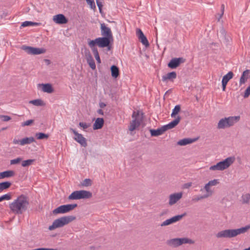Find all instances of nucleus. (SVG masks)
Masks as SVG:
<instances>
[{
    "instance_id": "1",
    "label": "nucleus",
    "mask_w": 250,
    "mask_h": 250,
    "mask_svg": "<svg viewBox=\"0 0 250 250\" xmlns=\"http://www.w3.org/2000/svg\"><path fill=\"white\" fill-rule=\"evenodd\" d=\"M28 205V198L25 195H21L10 204L9 208L15 214H21L26 210Z\"/></svg>"
},
{
    "instance_id": "2",
    "label": "nucleus",
    "mask_w": 250,
    "mask_h": 250,
    "mask_svg": "<svg viewBox=\"0 0 250 250\" xmlns=\"http://www.w3.org/2000/svg\"><path fill=\"white\" fill-rule=\"evenodd\" d=\"M111 38L108 37H103L96 38L94 40H89L88 42V45L90 48L96 47L97 44L99 47L104 48L107 47L108 50H110L109 46Z\"/></svg>"
},
{
    "instance_id": "3",
    "label": "nucleus",
    "mask_w": 250,
    "mask_h": 250,
    "mask_svg": "<svg viewBox=\"0 0 250 250\" xmlns=\"http://www.w3.org/2000/svg\"><path fill=\"white\" fill-rule=\"evenodd\" d=\"M75 219L76 217L74 216H67L59 218L55 220L52 225L50 226L48 229L50 230H52L56 228L62 227Z\"/></svg>"
},
{
    "instance_id": "4",
    "label": "nucleus",
    "mask_w": 250,
    "mask_h": 250,
    "mask_svg": "<svg viewBox=\"0 0 250 250\" xmlns=\"http://www.w3.org/2000/svg\"><path fill=\"white\" fill-rule=\"evenodd\" d=\"M234 161V157H228L209 167L210 170L222 171L228 168Z\"/></svg>"
},
{
    "instance_id": "5",
    "label": "nucleus",
    "mask_w": 250,
    "mask_h": 250,
    "mask_svg": "<svg viewBox=\"0 0 250 250\" xmlns=\"http://www.w3.org/2000/svg\"><path fill=\"white\" fill-rule=\"evenodd\" d=\"M166 243L170 247L176 248L183 244H193L194 243V241L188 238H173L167 240Z\"/></svg>"
},
{
    "instance_id": "6",
    "label": "nucleus",
    "mask_w": 250,
    "mask_h": 250,
    "mask_svg": "<svg viewBox=\"0 0 250 250\" xmlns=\"http://www.w3.org/2000/svg\"><path fill=\"white\" fill-rule=\"evenodd\" d=\"M92 194L91 192L86 190H76L73 191L68 196L69 200H80L82 199H89L92 197Z\"/></svg>"
},
{
    "instance_id": "7",
    "label": "nucleus",
    "mask_w": 250,
    "mask_h": 250,
    "mask_svg": "<svg viewBox=\"0 0 250 250\" xmlns=\"http://www.w3.org/2000/svg\"><path fill=\"white\" fill-rule=\"evenodd\" d=\"M234 124V117L230 116L228 118L221 119L218 122L217 128L224 129L229 127Z\"/></svg>"
},
{
    "instance_id": "8",
    "label": "nucleus",
    "mask_w": 250,
    "mask_h": 250,
    "mask_svg": "<svg viewBox=\"0 0 250 250\" xmlns=\"http://www.w3.org/2000/svg\"><path fill=\"white\" fill-rule=\"evenodd\" d=\"M77 207V204H67L60 206L53 210V213L55 214H62L67 213Z\"/></svg>"
},
{
    "instance_id": "9",
    "label": "nucleus",
    "mask_w": 250,
    "mask_h": 250,
    "mask_svg": "<svg viewBox=\"0 0 250 250\" xmlns=\"http://www.w3.org/2000/svg\"><path fill=\"white\" fill-rule=\"evenodd\" d=\"M133 120L130 122L128 129L130 131H133L138 127L141 124V120L139 119V112L134 111L132 115Z\"/></svg>"
},
{
    "instance_id": "10",
    "label": "nucleus",
    "mask_w": 250,
    "mask_h": 250,
    "mask_svg": "<svg viewBox=\"0 0 250 250\" xmlns=\"http://www.w3.org/2000/svg\"><path fill=\"white\" fill-rule=\"evenodd\" d=\"M21 48L27 54L31 55H39L45 52V50L43 48H36L25 45H22Z\"/></svg>"
},
{
    "instance_id": "11",
    "label": "nucleus",
    "mask_w": 250,
    "mask_h": 250,
    "mask_svg": "<svg viewBox=\"0 0 250 250\" xmlns=\"http://www.w3.org/2000/svg\"><path fill=\"white\" fill-rule=\"evenodd\" d=\"M218 238H230L234 237V229H226L220 231L216 234Z\"/></svg>"
},
{
    "instance_id": "12",
    "label": "nucleus",
    "mask_w": 250,
    "mask_h": 250,
    "mask_svg": "<svg viewBox=\"0 0 250 250\" xmlns=\"http://www.w3.org/2000/svg\"><path fill=\"white\" fill-rule=\"evenodd\" d=\"M70 129L75 136L74 139L79 143L82 146L86 147L87 146L86 140L83 135L79 133L75 129L72 128H70Z\"/></svg>"
},
{
    "instance_id": "13",
    "label": "nucleus",
    "mask_w": 250,
    "mask_h": 250,
    "mask_svg": "<svg viewBox=\"0 0 250 250\" xmlns=\"http://www.w3.org/2000/svg\"><path fill=\"white\" fill-rule=\"evenodd\" d=\"M186 59L181 58H172L168 62L167 66L171 69H175L178 67L180 64L185 62Z\"/></svg>"
},
{
    "instance_id": "14",
    "label": "nucleus",
    "mask_w": 250,
    "mask_h": 250,
    "mask_svg": "<svg viewBox=\"0 0 250 250\" xmlns=\"http://www.w3.org/2000/svg\"><path fill=\"white\" fill-rule=\"evenodd\" d=\"M186 213H184L181 215H176L172 217V218L167 219L166 221H164L161 224V227H164L166 226H167L170 225L172 223H175L177 221L180 220L183 217L186 216Z\"/></svg>"
},
{
    "instance_id": "15",
    "label": "nucleus",
    "mask_w": 250,
    "mask_h": 250,
    "mask_svg": "<svg viewBox=\"0 0 250 250\" xmlns=\"http://www.w3.org/2000/svg\"><path fill=\"white\" fill-rule=\"evenodd\" d=\"M101 35L103 37L112 39V34L110 28L107 27L105 23H101Z\"/></svg>"
},
{
    "instance_id": "16",
    "label": "nucleus",
    "mask_w": 250,
    "mask_h": 250,
    "mask_svg": "<svg viewBox=\"0 0 250 250\" xmlns=\"http://www.w3.org/2000/svg\"><path fill=\"white\" fill-rule=\"evenodd\" d=\"M182 195L183 193L181 192L170 194L169 197V205L172 206L176 203L182 197Z\"/></svg>"
},
{
    "instance_id": "17",
    "label": "nucleus",
    "mask_w": 250,
    "mask_h": 250,
    "mask_svg": "<svg viewBox=\"0 0 250 250\" xmlns=\"http://www.w3.org/2000/svg\"><path fill=\"white\" fill-rule=\"evenodd\" d=\"M136 35L138 36L139 41L143 45L146 47H148L149 45L147 39L140 29H137Z\"/></svg>"
},
{
    "instance_id": "18",
    "label": "nucleus",
    "mask_w": 250,
    "mask_h": 250,
    "mask_svg": "<svg viewBox=\"0 0 250 250\" xmlns=\"http://www.w3.org/2000/svg\"><path fill=\"white\" fill-rule=\"evenodd\" d=\"M53 21L58 24H64L67 22V20L62 14H58L53 16Z\"/></svg>"
},
{
    "instance_id": "19",
    "label": "nucleus",
    "mask_w": 250,
    "mask_h": 250,
    "mask_svg": "<svg viewBox=\"0 0 250 250\" xmlns=\"http://www.w3.org/2000/svg\"><path fill=\"white\" fill-rule=\"evenodd\" d=\"M181 117L179 116H177V118L174 119L173 121L169 123V124L164 125L165 128H166V131L172 129L175 127L180 122L181 120Z\"/></svg>"
},
{
    "instance_id": "20",
    "label": "nucleus",
    "mask_w": 250,
    "mask_h": 250,
    "mask_svg": "<svg viewBox=\"0 0 250 250\" xmlns=\"http://www.w3.org/2000/svg\"><path fill=\"white\" fill-rule=\"evenodd\" d=\"M165 131H166V130L164 125L157 129L150 130V134L152 136H158L161 135Z\"/></svg>"
},
{
    "instance_id": "21",
    "label": "nucleus",
    "mask_w": 250,
    "mask_h": 250,
    "mask_svg": "<svg viewBox=\"0 0 250 250\" xmlns=\"http://www.w3.org/2000/svg\"><path fill=\"white\" fill-rule=\"evenodd\" d=\"M38 86L42 87V91L44 92L51 93L53 92L54 90L52 85L50 83L39 84Z\"/></svg>"
},
{
    "instance_id": "22",
    "label": "nucleus",
    "mask_w": 250,
    "mask_h": 250,
    "mask_svg": "<svg viewBox=\"0 0 250 250\" xmlns=\"http://www.w3.org/2000/svg\"><path fill=\"white\" fill-rule=\"evenodd\" d=\"M176 73L172 71L163 76L162 80L163 82L167 81V80H170L172 81L174 79H176Z\"/></svg>"
},
{
    "instance_id": "23",
    "label": "nucleus",
    "mask_w": 250,
    "mask_h": 250,
    "mask_svg": "<svg viewBox=\"0 0 250 250\" xmlns=\"http://www.w3.org/2000/svg\"><path fill=\"white\" fill-rule=\"evenodd\" d=\"M86 59L87 63H88L89 66L92 69H95L96 68V65L94 62V60L93 59V57L90 52H88L85 54Z\"/></svg>"
},
{
    "instance_id": "24",
    "label": "nucleus",
    "mask_w": 250,
    "mask_h": 250,
    "mask_svg": "<svg viewBox=\"0 0 250 250\" xmlns=\"http://www.w3.org/2000/svg\"><path fill=\"white\" fill-rule=\"evenodd\" d=\"M104 124V120L103 118H98L93 125V129L94 130L101 129L103 126Z\"/></svg>"
},
{
    "instance_id": "25",
    "label": "nucleus",
    "mask_w": 250,
    "mask_h": 250,
    "mask_svg": "<svg viewBox=\"0 0 250 250\" xmlns=\"http://www.w3.org/2000/svg\"><path fill=\"white\" fill-rule=\"evenodd\" d=\"M250 77V70H246L244 71L240 78V84L244 83Z\"/></svg>"
},
{
    "instance_id": "26",
    "label": "nucleus",
    "mask_w": 250,
    "mask_h": 250,
    "mask_svg": "<svg viewBox=\"0 0 250 250\" xmlns=\"http://www.w3.org/2000/svg\"><path fill=\"white\" fill-rule=\"evenodd\" d=\"M14 175L15 172L13 170H7L0 172V179L13 177Z\"/></svg>"
},
{
    "instance_id": "27",
    "label": "nucleus",
    "mask_w": 250,
    "mask_h": 250,
    "mask_svg": "<svg viewBox=\"0 0 250 250\" xmlns=\"http://www.w3.org/2000/svg\"><path fill=\"white\" fill-rule=\"evenodd\" d=\"M195 141L194 139L190 138H184L183 139L179 140L177 142V145L181 146H186L188 144L192 143Z\"/></svg>"
},
{
    "instance_id": "28",
    "label": "nucleus",
    "mask_w": 250,
    "mask_h": 250,
    "mask_svg": "<svg viewBox=\"0 0 250 250\" xmlns=\"http://www.w3.org/2000/svg\"><path fill=\"white\" fill-rule=\"evenodd\" d=\"M34 142H35L34 137H26L20 140V145L24 146L26 144H30Z\"/></svg>"
},
{
    "instance_id": "29",
    "label": "nucleus",
    "mask_w": 250,
    "mask_h": 250,
    "mask_svg": "<svg viewBox=\"0 0 250 250\" xmlns=\"http://www.w3.org/2000/svg\"><path fill=\"white\" fill-rule=\"evenodd\" d=\"M250 229V225H247L244 227H242L239 229H235V236L245 233Z\"/></svg>"
},
{
    "instance_id": "30",
    "label": "nucleus",
    "mask_w": 250,
    "mask_h": 250,
    "mask_svg": "<svg viewBox=\"0 0 250 250\" xmlns=\"http://www.w3.org/2000/svg\"><path fill=\"white\" fill-rule=\"evenodd\" d=\"M110 69L111 72V76L115 78L118 77L119 75V70L118 67L116 65H113L111 66Z\"/></svg>"
},
{
    "instance_id": "31",
    "label": "nucleus",
    "mask_w": 250,
    "mask_h": 250,
    "mask_svg": "<svg viewBox=\"0 0 250 250\" xmlns=\"http://www.w3.org/2000/svg\"><path fill=\"white\" fill-rule=\"evenodd\" d=\"M250 200V194L247 193L243 194L241 196V201L242 204H249V201Z\"/></svg>"
},
{
    "instance_id": "32",
    "label": "nucleus",
    "mask_w": 250,
    "mask_h": 250,
    "mask_svg": "<svg viewBox=\"0 0 250 250\" xmlns=\"http://www.w3.org/2000/svg\"><path fill=\"white\" fill-rule=\"evenodd\" d=\"M11 185V183L10 182H4L0 183V193L3 190L8 188Z\"/></svg>"
},
{
    "instance_id": "33",
    "label": "nucleus",
    "mask_w": 250,
    "mask_h": 250,
    "mask_svg": "<svg viewBox=\"0 0 250 250\" xmlns=\"http://www.w3.org/2000/svg\"><path fill=\"white\" fill-rule=\"evenodd\" d=\"M30 104H32L35 106H44L45 103L41 99H36L30 101Z\"/></svg>"
},
{
    "instance_id": "34",
    "label": "nucleus",
    "mask_w": 250,
    "mask_h": 250,
    "mask_svg": "<svg viewBox=\"0 0 250 250\" xmlns=\"http://www.w3.org/2000/svg\"><path fill=\"white\" fill-rule=\"evenodd\" d=\"M93 53L95 59L97 61V62L101 63V59L99 54L98 49L96 47L90 48Z\"/></svg>"
},
{
    "instance_id": "35",
    "label": "nucleus",
    "mask_w": 250,
    "mask_h": 250,
    "mask_svg": "<svg viewBox=\"0 0 250 250\" xmlns=\"http://www.w3.org/2000/svg\"><path fill=\"white\" fill-rule=\"evenodd\" d=\"M211 186L208 184H206L204 186V189L206 190L207 193L205 195H208V197L211 196L213 193V191L210 188Z\"/></svg>"
},
{
    "instance_id": "36",
    "label": "nucleus",
    "mask_w": 250,
    "mask_h": 250,
    "mask_svg": "<svg viewBox=\"0 0 250 250\" xmlns=\"http://www.w3.org/2000/svg\"><path fill=\"white\" fill-rule=\"evenodd\" d=\"M181 110V106L179 104L176 105L172 110L171 116L172 118L175 117L176 114H177Z\"/></svg>"
},
{
    "instance_id": "37",
    "label": "nucleus",
    "mask_w": 250,
    "mask_h": 250,
    "mask_svg": "<svg viewBox=\"0 0 250 250\" xmlns=\"http://www.w3.org/2000/svg\"><path fill=\"white\" fill-rule=\"evenodd\" d=\"M233 76V73L232 71H229L223 77L222 81L228 83L232 78Z\"/></svg>"
},
{
    "instance_id": "38",
    "label": "nucleus",
    "mask_w": 250,
    "mask_h": 250,
    "mask_svg": "<svg viewBox=\"0 0 250 250\" xmlns=\"http://www.w3.org/2000/svg\"><path fill=\"white\" fill-rule=\"evenodd\" d=\"M224 10H225V5L224 4H222L221 5V13L220 14L218 13L217 15H216V16H215L216 18L217 19V21L218 22L220 21V20L222 18V17L224 14Z\"/></svg>"
},
{
    "instance_id": "39",
    "label": "nucleus",
    "mask_w": 250,
    "mask_h": 250,
    "mask_svg": "<svg viewBox=\"0 0 250 250\" xmlns=\"http://www.w3.org/2000/svg\"><path fill=\"white\" fill-rule=\"evenodd\" d=\"M39 24L38 22H34L29 21H25L22 23L21 26L22 27H26L33 25H38Z\"/></svg>"
},
{
    "instance_id": "40",
    "label": "nucleus",
    "mask_w": 250,
    "mask_h": 250,
    "mask_svg": "<svg viewBox=\"0 0 250 250\" xmlns=\"http://www.w3.org/2000/svg\"><path fill=\"white\" fill-rule=\"evenodd\" d=\"M36 137L38 139H47L49 137V135L48 134H45L44 133H37L36 134Z\"/></svg>"
},
{
    "instance_id": "41",
    "label": "nucleus",
    "mask_w": 250,
    "mask_h": 250,
    "mask_svg": "<svg viewBox=\"0 0 250 250\" xmlns=\"http://www.w3.org/2000/svg\"><path fill=\"white\" fill-rule=\"evenodd\" d=\"M35 160L34 159H28L27 160H24L22 161L21 166L23 167H28L31 165L34 162Z\"/></svg>"
},
{
    "instance_id": "42",
    "label": "nucleus",
    "mask_w": 250,
    "mask_h": 250,
    "mask_svg": "<svg viewBox=\"0 0 250 250\" xmlns=\"http://www.w3.org/2000/svg\"><path fill=\"white\" fill-rule=\"evenodd\" d=\"M92 184L91 180L90 179H85L82 183V185L84 187H88Z\"/></svg>"
},
{
    "instance_id": "43",
    "label": "nucleus",
    "mask_w": 250,
    "mask_h": 250,
    "mask_svg": "<svg viewBox=\"0 0 250 250\" xmlns=\"http://www.w3.org/2000/svg\"><path fill=\"white\" fill-rule=\"evenodd\" d=\"M208 197V195H200V196H197L196 197H195L194 198H193L192 199V200L194 201H195V202H198L199 200H201L203 199L207 198Z\"/></svg>"
},
{
    "instance_id": "44",
    "label": "nucleus",
    "mask_w": 250,
    "mask_h": 250,
    "mask_svg": "<svg viewBox=\"0 0 250 250\" xmlns=\"http://www.w3.org/2000/svg\"><path fill=\"white\" fill-rule=\"evenodd\" d=\"M22 160V158L21 157H18L16 159H13L10 160V164L11 165H15L19 164Z\"/></svg>"
},
{
    "instance_id": "45",
    "label": "nucleus",
    "mask_w": 250,
    "mask_h": 250,
    "mask_svg": "<svg viewBox=\"0 0 250 250\" xmlns=\"http://www.w3.org/2000/svg\"><path fill=\"white\" fill-rule=\"evenodd\" d=\"M11 195L9 194H6L2 195L0 197V202L2 201L3 200H8L11 199Z\"/></svg>"
},
{
    "instance_id": "46",
    "label": "nucleus",
    "mask_w": 250,
    "mask_h": 250,
    "mask_svg": "<svg viewBox=\"0 0 250 250\" xmlns=\"http://www.w3.org/2000/svg\"><path fill=\"white\" fill-rule=\"evenodd\" d=\"M88 4H89L91 9L96 8V5L94 0H86Z\"/></svg>"
},
{
    "instance_id": "47",
    "label": "nucleus",
    "mask_w": 250,
    "mask_h": 250,
    "mask_svg": "<svg viewBox=\"0 0 250 250\" xmlns=\"http://www.w3.org/2000/svg\"><path fill=\"white\" fill-rule=\"evenodd\" d=\"M219 180L214 179L213 180L209 181L208 184L211 186H215L219 184Z\"/></svg>"
},
{
    "instance_id": "48",
    "label": "nucleus",
    "mask_w": 250,
    "mask_h": 250,
    "mask_svg": "<svg viewBox=\"0 0 250 250\" xmlns=\"http://www.w3.org/2000/svg\"><path fill=\"white\" fill-rule=\"evenodd\" d=\"M11 117L7 115H0V119L3 122H7L11 120Z\"/></svg>"
},
{
    "instance_id": "49",
    "label": "nucleus",
    "mask_w": 250,
    "mask_h": 250,
    "mask_svg": "<svg viewBox=\"0 0 250 250\" xmlns=\"http://www.w3.org/2000/svg\"><path fill=\"white\" fill-rule=\"evenodd\" d=\"M33 122H34V120H27V121H25L24 122H23L21 124V126H24L30 125Z\"/></svg>"
},
{
    "instance_id": "50",
    "label": "nucleus",
    "mask_w": 250,
    "mask_h": 250,
    "mask_svg": "<svg viewBox=\"0 0 250 250\" xmlns=\"http://www.w3.org/2000/svg\"><path fill=\"white\" fill-rule=\"evenodd\" d=\"M79 126H81V127H83V129H86L88 127H89L90 126V125L89 124H88L86 123H83V122H80L79 123Z\"/></svg>"
},
{
    "instance_id": "51",
    "label": "nucleus",
    "mask_w": 250,
    "mask_h": 250,
    "mask_svg": "<svg viewBox=\"0 0 250 250\" xmlns=\"http://www.w3.org/2000/svg\"><path fill=\"white\" fill-rule=\"evenodd\" d=\"M250 95V85L246 89L244 95L245 98H248Z\"/></svg>"
},
{
    "instance_id": "52",
    "label": "nucleus",
    "mask_w": 250,
    "mask_h": 250,
    "mask_svg": "<svg viewBox=\"0 0 250 250\" xmlns=\"http://www.w3.org/2000/svg\"><path fill=\"white\" fill-rule=\"evenodd\" d=\"M97 5L99 9L100 12H101L102 8L103 7L102 2L100 0H96Z\"/></svg>"
},
{
    "instance_id": "53",
    "label": "nucleus",
    "mask_w": 250,
    "mask_h": 250,
    "mask_svg": "<svg viewBox=\"0 0 250 250\" xmlns=\"http://www.w3.org/2000/svg\"><path fill=\"white\" fill-rule=\"evenodd\" d=\"M191 186H192V183H187L183 185V188H190Z\"/></svg>"
},
{
    "instance_id": "54",
    "label": "nucleus",
    "mask_w": 250,
    "mask_h": 250,
    "mask_svg": "<svg viewBox=\"0 0 250 250\" xmlns=\"http://www.w3.org/2000/svg\"><path fill=\"white\" fill-rule=\"evenodd\" d=\"M32 250H57V249H49V248H41L36 249H34Z\"/></svg>"
},
{
    "instance_id": "55",
    "label": "nucleus",
    "mask_w": 250,
    "mask_h": 250,
    "mask_svg": "<svg viewBox=\"0 0 250 250\" xmlns=\"http://www.w3.org/2000/svg\"><path fill=\"white\" fill-rule=\"evenodd\" d=\"M99 106L101 108H103L106 106V104L104 103L100 102L99 103Z\"/></svg>"
},
{
    "instance_id": "56",
    "label": "nucleus",
    "mask_w": 250,
    "mask_h": 250,
    "mask_svg": "<svg viewBox=\"0 0 250 250\" xmlns=\"http://www.w3.org/2000/svg\"><path fill=\"white\" fill-rule=\"evenodd\" d=\"M222 83L223 90L224 91L225 90L226 86V85L228 83L222 81Z\"/></svg>"
},
{
    "instance_id": "57",
    "label": "nucleus",
    "mask_w": 250,
    "mask_h": 250,
    "mask_svg": "<svg viewBox=\"0 0 250 250\" xmlns=\"http://www.w3.org/2000/svg\"><path fill=\"white\" fill-rule=\"evenodd\" d=\"M97 113L101 115H104V111L102 109H99L97 110Z\"/></svg>"
},
{
    "instance_id": "58",
    "label": "nucleus",
    "mask_w": 250,
    "mask_h": 250,
    "mask_svg": "<svg viewBox=\"0 0 250 250\" xmlns=\"http://www.w3.org/2000/svg\"><path fill=\"white\" fill-rule=\"evenodd\" d=\"M13 143L15 144H19V143L20 144V140H16V139H14Z\"/></svg>"
},
{
    "instance_id": "59",
    "label": "nucleus",
    "mask_w": 250,
    "mask_h": 250,
    "mask_svg": "<svg viewBox=\"0 0 250 250\" xmlns=\"http://www.w3.org/2000/svg\"><path fill=\"white\" fill-rule=\"evenodd\" d=\"M44 61L47 63V64H49L50 63V61L48 59H45Z\"/></svg>"
},
{
    "instance_id": "60",
    "label": "nucleus",
    "mask_w": 250,
    "mask_h": 250,
    "mask_svg": "<svg viewBox=\"0 0 250 250\" xmlns=\"http://www.w3.org/2000/svg\"><path fill=\"white\" fill-rule=\"evenodd\" d=\"M240 119V116H235V122L239 121Z\"/></svg>"
},
{
    "instance_id": "61",
    "label": "nucleus",
    "mask_w": 250,
    "mask_h": 250,
    "mask_svg": "<svg viewBox=\"0 0 250 250\" xmlns=\"http://www.w3.org/2000/svg\"><path fill=\"white\" fill-rule=\"evenodd\" d=\"M203 188H201V190H200V191H203Z\"/></svg>"
}]
</instances>
